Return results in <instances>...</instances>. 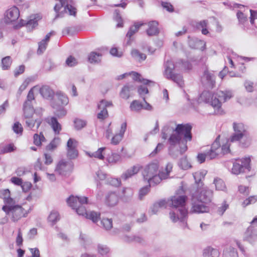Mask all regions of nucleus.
<instances>
[{"label": "nucleus", "mask_w": 257, "mask_h": 257, "mask_svg": "<svg viewBox=\"0 0 257 257\" xmlns=\"http://www.w3.org/2000/svg\"><path fill=\"white\" fill-rule=\"evenodd\" d=\"M250 159L249 157L237 160L233 163V167L231 170L232 174L238 175L246 172H249L251 167L250 165Z\"/></svg>", "instance_id": "obj_9"}, {"label": "nucleus", "mask_w": 257, "mask_h": 257, "mask_svg": "<svg viewBox=\"0 0 257 257\" xmlns=\"http://www.w3.org/2000/svg\"><path fill=\"white\" fill-rule=\"evenodd\" d=\"M150 187L146 186L141 188L139 191V198L140 200H143L144 196H145L150 191Z\"/></svg>", "instance_id": "obj_60"}, {"label": "nucleus", "mask_w": 257, "mask_h": 257, "mask_svg": "<svg viewBox=\"0 0 257 257\" xmlns=\"http://www.w3.org/2000/svg\"><path fill=\"white\" fill-rule=\"evenodd\" d=\"M214 183L216 190H223L225 188V184L221 179H214Z\"/></svg>", "instance_id": "obj_58"}, {"label": "nucleus", "mask_w": 257, "mask_h": 257, "mask_svg": "<svg viewBox=\"0 0 257 257\" xmlns=\"http://www.w3.org/2000/svg\"><path fill=\"white\" fill-rule=\"evenodd\" d=\"M100 224L106 230H109L112 227V220L111 219L103 218L100 221Z\"/></svg>", "instance_id": "obj_53"}, {"label": "nucleus", "mask_w": 257, "mask_h": 257, "mask_svg": "<svg viewBox=\"0 0 257 257\" xmlns=\"http://www.w3.org/2000/svg\"><path fill=\"white\" fill-rule=\"evenodd\" d=\"M133 79L135 81H138L143 83L145 85H149L150 83L154 84L155 82L149 79L142 78L141 75L136 72H132Z\"/></svg>", "instance_id": "obj_37"}, {"label": "nucleus", "mask_w": 257, "mask_h": 257, "mask_svg": "<svg viewBox=\"0 0 257 257\" xmlns=\"http://www.w3.org/2000/svg\"><path fill=\"white\" fill-rule=\"evenodd\" d=\"M164 175V173L163 172L160 173L159 174L157 173L154 176H153L152 177H151V178L150 180H147L149 183V186L151 185L158 184L163 179H166V177Z\"/></svg>", "instance_id": "obj_30"}, {"label": "nucleus", "mask_w": 257, "mask_h": 257, "mask_svg": "<svg viewBox=\"0 0 257 257\" xmlns=\"http://www.w3.org/2000/svg\"><path fill=\"white\" fill-rule=\"evenodd\" d=\"M201 82L206 87L213 88L215 85V76L206 68L201 76Z\"/></svg>", "instance_id": "obj_15"}, {"label": "nucleus", "mask_w": 257, "mask_h": 257, "mask_svg": "<svg viewBox=\"0 0 257 257\" xmlns=\"http://www.w3.org/2000/svg\"><path fill=\"white\" fill-rule=\"evenodd\" d=\"M205 174L206 173L203 172H196L193 174L197 190L194 192H191V197H196L200 201L210 205L213 198V191L208 188H203L200 190L203 185L202 180L204 179Z\"/></svg>", "instance_id": "obj_4"}, {"label": "nucleus", "mask_w": 257, "mask_h": 257, "mask_svg": "<svg viewBox=\"0 0 257 257\" xmlns=\"http://www.w3.org/2000/svg\"><path fill=\"white\" fill-rule=\"evenodd\" d=\"M232 97L231 91L218 90L212 94L209 91H204L200 94L199 99L206 103H209L215 109L217 110V113L222 114L223 110H221L222 102H224Z\"/></svg>", "instance_id": "obj_3"}, {"label": "nucleus", "mask_w": 257, "mask_h": 257, "mask_svg": "<svg viewBox=\"0 0 257 257\" xmlns=\"http://www.w3.org/2000/svg\"><path fill=\"white\" fill-rule=\"evenodd\" d=\"M165 70L164 75L165 77L175 82L180 87H183L184 85L183 76L181 74L173 73V71L175 66L172 60H166L164 64Z\"/></svg>", "instance_id": "obj_7"}, {"label": "nucleus", "mask_w": 257, "mask_h": 257, "mask_svg": "<svg viewBox=\"0 0 257 257\" xmlns=\"http://www.w3.org/2000/svg\"><path fill=\"white\" fill-rule=\"evenodd\" d=\"M55 134H59L62 130L61 125L58 122L56 117L53 116L51 118L49 123Z\"/></svg>", "instance_id": "obj_36"}, {"label": "nucleus", "mask_w": 257, "mask_h": 257, "mask_svg": "<svg viewBox=\"0 0 257 257\" xmlns=\"http://www.w3.org/2000/svg\"><path fill=\"white\" fill-rule=\"evenodd\" d=\"M66 64L69 67H73L77 64V61L73 56H70L66 59Z\"/></svg>", "instance_id": "obj_64"}, {"label": "nucleus", "mask_w": 257, "mask_h": 257, "mask_svg": "<svg viewBox=\"0 0 257 257\" xmlns=\"http://www.w3.org/2000/svg\"><path fill=\"white\" fill-rule=\"evenodd\" d=\"M34 144L37 146H41L42 143L46 141L43 133L41 132L40 134H35L33 136Z\"/></svg>", "instance_id": "obj_46"}, {"label": "nucleus", "mask_w": 257, "mask_h": 257, "mask_svg": "<svg viewBox=\"0 0 257 257\" xmlns=\"http://www.w3.org/2000/svg\"><path fill=\"white\" fill-rule=\"evenodd\" d=\"M237 18L238 20L239 24L244 25L245 23L247 21V18L242 12L238 11L236 14Z\"/></svg>", "instance_id": "obj_59"}, {"label": "nucleus", "mask_w": 257, "mask_h": 257, "mask_svg": "<svg viewBox=\"0 0 257 257\" xmlns=\"http://www.w3.org/2000/svg\"><path fill=\"white\" fill-rule=\"evenodd\" d=\"M112 105L113 104L111 101H108L105 99L101 100L97 104L98 109L100 110V111L97 115V118L102 120L106 118L108 116L106 108Z\"/></svg>", "instance_id": "obj_17"}, {"label": "nucleus", "mask_w": 257, "mask_h": 257, "mask_svg": "<svg viewBox=\"0 0 257 257\" xmlns=\"http://www.w3.org/2000/svg\"><path fill=\"white\" fill-rule=\"evenodd\" d=\"M168 154L173 159H177L180 155H182L184 152H181V148L179 146H168Z\"/></svg>", "instance_id": "obj_33"}, {"label": "nucleus", "mask_w": 257, "mask_h": 257, "mask_svg": "<svg viewBox=\"0 0 257 257\" xmlns=\"http://www.w3.org/2000/svg\"><path fill=\"white\" fill-rule=\"evenodd\" d=\"M139 171V167L134 166L123 172L120 176V179L123 181H126L137 174Z\"/></svg>", "instance_id": "obj_26"}, {"label": "nucleus", "mask_w": 257, "mask_h": 257, "mask_svg": "<svg viewBox=\"0 0 257 257\" xmlns=\"http://www.w3.org/2000/svg\"><path fill=\"white\" fill-rule=\"evenodd\" d=\"M105 149V147L100 148L97 150V151L94 153H88V155L91 158L94 157L95 158H97L99 160H102L104 159V157L102 154V152Z\"/></svg>", "instance_id": "obj_47"}, {"label": "nucleus", "mask_w": 257, "mask_h": 257, "mask_svg": "<svg viewBox=\"0 0 257 257\" xmlns=\"http://www.w3.org/2000/svg\"><path fill=\"white\" fill-rule=\"evenodd\" d=\"M15 150V148L14 145L12 144H10L5 146L2 149H1L0 151V153L1 154H4L11 153L13 152Z\"/></svg>", "instance_id": "obj_57"}, {"label": "nucleus", "mask_w": 257, "mask_h": 257, "mask_svg": "<svg viewBox=\"0 0 257 257\" xmlns=\"http://www.w3.org/2000/svg\"><path fill=\"white\" fill-rule=\"evenodd\" d=\"M74 127L77 130H81L86 125V121L81 119L76 118L74 120Z\"/></svg>", "instance_id": "obj_51"}, {"label": "nucleus", "mask_w": 257, "mask_h": 257, "mask_svg": "<svg viewBox=\"0 0 257 257\" xmlns=\"http://www.w3.org/2000/svg\"><path fill=\"white\" fill-rule=\"evenodd\" d=\"M113 19L116 21L117 24H116L117 28H121L123 26V20L120 15L119 11L118 10H115L113 13Z\"/></svg>", "instance_id": "obj_45"}, {"label": "nucleus", "mask_w": 257, "mask_h": 257, "mask_svg": "<svg viewBox=\"0 0 257 257\" xmlns=\"http://www.w3.org/2000/svg\"><path fill=\"white\" fill-rule=\"evenodd\" d=\"M142 25L143 24L135 23L134 25L130 27L126 34V38L127 39L125 42L126 45L130 46L131 45L133 41V39L132 38V37L139 31L140 28Z\"/></svg>", "instance_id": "obj_21"}, {"label": "nucleus", "mask_w": 257, "mask_h": 257, "mask_svg": "<svg viewBox=\"0 0 257 257\" xmlns=\"http://www.w3.org/2000/svg\"><path fill=\"white\" fill-rule=\"evenodd\" d=\"M74 2L72 0H67L66 4L64 9L63 14L66 13L67 11L69 15L76 16L77 13V10L74 7Z\"/></svg>", "instance_id": "obj_31"}, {"label": "nucleus", "mask_w": 257, "mask_h": 257, "mask_svg": "<svg viewBox=\"0 0 257 257\" xmlns=\"http://www.w3.org/2000/svg\"><path fill=\"white\" fill-rule=\"evenodd\" d=\"M178 165L179 167L183 170H187L191 167V166L188 162L186 157L181 158L178 163Z\"/></svg>", "instance_id": "obj_52"}, {"label": "nucleus", "mask_w": 257, "mask_h": 257, "mask_svg": "<svg viewBox=\"0 0 257 257\" xmlns=\"http://www.w3.org/2000/svg\"><path fill=\"white\" fill-rule=\"evenodd\" d=\"M130 107L132 111H138L143 109V104L139 100H135L131 102Z\"/></svg>", "instance_id": "obj_49"}, {"label": "nucleus", "mask_w": 257, "mask_h": 257, "mask_svg": "<svg viewBox=\"0 0 257 257\" xmlns=\"http://www.w3.org/2000/svg\"><path fill=\"white\" fill-rule=\"evenodd\" d=\"M60 139L59 137H55L48 144L46 149L47 151H53L55 149L57 148V147L60 144Z\"/></svg>", "instance_id": "obj_40"}, {"label": "nucleus", "mask_w": 257, "mask_h": 257, "mask_svg": "<svg viewBox=\"0 0 257 257\" xmlns=\"http://www.w3.org/2000/svg\"><path fill=\"white\" fill-rule=\"evenodd\" d=\"M39 92L44 98L48 100L52 99L54 96V91L48 85L42 86L40 88Z\"/></svg>", "instance_id": "obj_25"}, {"label": "nucleus", "mask_w": 257, "mask_h": 257, "mask_svg": "<svg viewBox=\"0 0 257 257\" xmlns=\"http://www.w3.org/2000/svg\"><path fill=\"white\" fill-rule=\"evenodd\" d=\"M192 128L189 123L177 124L175 133L172 134L168 139L169 146H179L181 152H185L187 150V142L191 141L192 138Z\"/></svg>", "instance_id": "obj_2"}, {"label": "nucleus", "mask_w": 257, "mask_h": 257, "mask_svg": "<svg viewBox=\"0 0 257 257\" xmlns=\"http://www.w3.org/2000/svg\"><path fill=\"white\" fill-rule=\"evenodd\" d=\"M219 140H220V136H218L217 137L215 140L214 141V142H216L218 145V147L217 149H218L219 150V151L217 153V156H218L220 154H222L223 155H225V154H228V153L230 152L229 146L227 144L222 145L221 148H220Z\"/></svg>", "instance_id": "obj_35"}, {"label": "nucleus", "mask_w": 257, "mask_h": 257, "mask_svg": "<svg viewBox=\"0 0 257 257\" xmlns=\"http://www.w3.org/2000/svg\"><path fill=\"white\" fill-rule=\"evenodd\" d=\"M233 128L234 133L230 138V142H237L244 138V140L240 142V146L244 148L248 147L251 144V139L247 126L242 123L233 122Z\"/></svg>", "instance_id": "obj_5"}, {"label": "nucleus", "mask_w": 257, "mask_h": 257, "mask_svg": "<svg viewBox=\"0 0 257 257\" xmlns=\"http://www.w3.org/2000/svg\"><path fill=\"white\" fill-rule=\"evenodd\" d=\"M159 163L155 160L148 164L143 171L142 174L145 180H150L151 177L158 172Z\"/></svg>", "instance_id": "obj_14"}, {"label": "nucleus", "mask_w": 257, "mask_h": 257, "mask_svg": "<svg viewBox=\"0 0 257 257\" xmlns=\"http://www.w3.org/2000/svg\"><path fill=\"white\" fill-rule=\"evenodd\" d=\"M177 63L181 65L182 67L185 70H190L192 69V64L188 61H184L180 59L178 61Z\"/></svg>", "instance_id": "obj_61"}, {"label": "nucleus", "mask_w": 257, "mask_h": 257, "mask_svg": "<svg viewBox=\"0 0 257 257\" xmlns=\"http://www.w3.org/2000/svg\"><path fill=\"white\" fill-rule=\"evenodd\" d=\"M19 17V10L17 7L14 6L6 12L4 22L7 24L12 23L17 20Z\"/></svg>", "instance_id": "obj_16"}, {"label": "nucleus", "mask_w": 257, "mask_h": 257, "mask_svg": "<svg viewBox=\"0 0 257 257\" xmlns=\"http://www.w3.org/2000/svg\"><path fill=\"white\" fill-rule=\"evenodd\" d=\"M220 252L217 249L210 246L206 247L203 250L204 257H219Z\"/></svg>", "instance_id": "obj_34"}, {"label": "nucleus", "mask_w": 257, "mask_h": 257, "mask_svg": "<svg viewBox=\"0 0 257 257\" xmlns=\"http://www.w3.org/2000/svg\"><path fill=\"white\" fill-rule=\"evenodd\" d=\"M97 251L100 255L103 256L106 255L109 252V249L106 245L98 244L97 246Z\"/></svg>", "instance_id": "obj_55"}, {"label": "nucleus", "mask_w": 257, "mask_h": 257, "mask_svg": "<svg viewBox=\"0 0 257 257\" xmlns=\"http://www.w3.org/2000/svg\"><path fill=\"white\" fill-rule=\"evenodd\" d=\"M47 43L45 41L42 40L39 43V47L37 50L38 54H42L46 50L47 46Z\"/></svg>", "instance_id": "obj_62"}, {"label": "nucleus", "mask_w": 257, "mask_h": 257, "mask_svg": "<svg viewBox=\"0 0 257 257\" xmlns=\"http://www.w3.org/2000/svg\"><path fill=\"white\" fill-rule=\"evenodd\" d=\"M101 57V54L96 52H91L88 56V61L90 63H98L100 61V58Z\"/></svg>", "instance_id": "obj_50"}, {"label": "nucleus", "mask_w": 257, "mask_h": 257, "mask_svg": "<svg viewBox=\"0 0 257 257\" xmlns=\"http://www.w3.org/2000/svg\"><path fill=\"white\" fill-rule=\"evenodd\" d=\"M13 130L14 132L17 134L21 135L23 131V128L22 124L20 122H16L13 125Z\"/></svg>", "instance_id": "obj_63"}, {"label": "nucleus", "mask_w": 257, "mask_h": 257, "mask_svg": "<svg viewBox=\"0 0 257 257\" xmlns=\"http://www.w3.org/2000/svg\"><path fill=\"white\" fill-rule=\"evenodd\" d=\"M131 54L133 57L137 59L140 62L144 61L147 58L146 54L140 52L137 49H133L131 52Z\"/></svg>", "instance_id": "obj_44"}, {"label": "nucleus", "mask_w": 257, "mask_h": 257, "mask_svg": "<svg viewBox=\"0 0 257 257\" xmlns=\"http://www.w3.org/2000/svg\"><path fill=\"white\" fill-rule=\"evenodd\" d=\"M192 207L191 211L196 213H208L210 211L209 205L204 203L197 199L191 197Z\"/></svg>", "instance_id": "obj_13"}, {"label": "nucleus", "mask_w": 257, "mask_h": 257, "mask_svg": "<svg viewBox=\"0 0 257 257\" xmlns=\"http://www.w3.org/2000/svg\"><path fill=\"white\" fill-rule=\"evenodd\" d=\"M218 145L216 142H213L211 145L210 149L206 153L198 154L197 159L200 164L205 162L206 158L209 160H212L217 157V153L219 150L217 149Z\"/></svg>", "instance_id": "obj_11"}, {"label": "nucleus", "mask_w": 257, "mask_h": 257, "mask_svg": "<svg viewBox=\"0 0 257 257\" xmlns=\"http://www.w3.org/2000/svg\"><path fill=\"white\" fill-rule=\"evenodd\" d=\"M38 16L37 15L31 16L29 20H21L20 23L18 25L14 26V29H17L23 26H26L28 28H31L32 29H33L38 25Z\"/></svg>", "instance_id": "obj_18"}, {"label": "nucleus", "mask_w": 257, "mask_h": 257, "mask_svg": "<svg viewBox=\"0 0 257 257\" xmlns=\"http://www.w3.org/2000/svg\"><path fill=\"white\" fill-rule=\"evenodd\" d=\"M56 97L57 99L54 100H56L60 105L65 106L69 103L68 97L65 93L61 91H57L56 93Z\"/></svg>", "instance_id": "obj_29"}, {"label": "nucleus", "mask_w": 257, "mask_h": 257, "mask_svg": "<svg viewBox=\"0 0 257 257\" xmlns=\"http://www.w3.org/2000/svg\"><path fill=\"white\" fill-rule=\"evenodd\" d=\"M12 63L10 56H6L2 59V65L3 70H8L10 68Z\"/></svg>", "instance_id": "obj_54"}, {"label": "nucleus", "mask_w": 257, "mask_h": 257, "mask_svg": "<svg viewBox=\"0 0 257 257\" xmlns=\"http://www.w3.org/2000/svg\"><path fill=\"white\" fill-rule=\"evenodd\" d=\"M73 166L72 162L62 160L57 164L55 171L61 176H68L72 172Z\"/></svg>", "instance_id": "obj_10"}, {"label": "nucleus", "mask_w": 257, "mask_h": 257, "mask_svg": "<svg viewBox=\"0 0 257 257\" xmlns=\"http://www.w3.org/2000/svg\"><path fill=\"white\" fill-rule=\"evenodd\" d=\"M137 88L135 83H128L124 85L120 93V96L124 99H127L130 96V92L135 90Z\"/></svg>", "instance_id": "obj_20"}, {"label": "nucleus", "mask_w": 257, "mask_h": 257, "mask_svg": "<svg viewBox=\"0 0 257 257\" xmlns=\"http://www.w3.org/2000/svg\"><path fill=\"white\" fill-rule=\"evenodd\" d=\"M250 226H249L245 231L243 240L248 241L252 243L257 239V230L254 228V226H257V217H254L250 222Z\"/></svg>", "instance_id": "obj_12"}, {"label": "nucleus", "mask_w": 257, "mask_h": 257, "mask_svg": "<svg viewBox=\"0 0 257 257\" xmlns=\"http://www.w3.org/2000/svg\"><path fill=\"white\" fill-rule=\"evenodd\" d=\"M42 113L39 112L37 116H33L29 118H25L26 120L25 121L26 125L27 127L30 130H33L36 124V130H37L40 126L43 121Z\"/></svg>", "instance_id": "obj_19"}, {"label": "nucleus", "mask_w": 257, "mask_h": 257, "mask_svg": "<svg viewBox=\"0 0 257 257\" xmlns=\"http://www.w3.org/2000/svg\"><path fill=\"white\" fill-rule=\"evenodd\" d=\"M35 100L34 94L32 89H31L27 95V99L23 104V107H33L32 101Z\"/></svg>", "instance_id": "obj_38"}, {"label": "nucleus", "mask_w": 257, "mask_h": 257, "mask_svg": "<svg viewBox=\"0 0 257 257\" xmlns=\"http://www.w3.org/2000/svg\"><path fill=\"white\" fill-rule=\"evenodd\" d=\"M187 197L186 195L173 196L169 199V206L172 208L170 219L174 222L179 221L183 228L187 226L188 211L185 207Z\"/></svg>", "instance_id": "obj_1"}, {"label": "nucleus", "mask_w": 257, "mask_h": 257, "mask_svg": "<svg viewBox=\"0 0 257 257\" xmlns=\"http://www.w3.org/2000/svg\"><path fill=\"white\" fill-rule=\"evenodd\" d=\"M159 23L157 21H151L148 23V28L146 33L149 36L158 35L160 33L158 28Z\"/></svg>", "instance_id": "obj_23"}, {"label": "nucleus", "mask_w": 257, "mask_h": 257, "mask_svg": "<svg viewBox=\"0 0 257 257\" xmlns=\"http://www.w3.org/2000/svg\"><path fill=\"white\" fill-rule=\"evenodd\" d=\"M51 106L55 109V115L59 118L63 117L66 115L67 110L64 108V106L60 105L56 100H54L52 102Z\"/></svg>", "instance_id": "obj_24"}, {"label": "nucleus", "mask_w": 257, "mask_h": 257, "mask_svg": "<svg viewBox=\"0 0 257 257\" xmlns=\"http://www.w3.org/2000/svg\"><path fill=\"white\" fill-rule=\"evenodd\" d=\"M119 196L115 192H108L105 196V202L109 207L115 206L118 202Z\"/></svg>", "instance_id": "obj_22"}, {"label": "nucleus", "mask_w": 257, "mask_h": 257, "mask_svg": "<svg viewBox=\"0 0 257 257\" xmlns=\"http://www.w3.org/2000/svg\"><path fill=\"white\" fill-rule=\"evenodd\" d=\"M175 128L169 124L165 125L162 130V139L166 140L168 137V134L170 133H174Z\"/></svg>", "instance_id": "obj_48"}, {"label": "nucleus", "mask_w": 257, "mask_h": 257, "mask_svg": "<svg viewBox=\"0 0 257 257\" xmlns=\"http://www.w3.org/2000/svg\"><path fill=\"white\" fill-rule=\"evenodd\" d=\"M60 219V217L58 212L55 210L51 211L48 217V221L51 222L52 225L55 224Z\"/></svg>", "instance_id": "obj_41"}, {"label": "nucleus", "mask_w": 257, "mask_h": 257, "mask_svg": "<svg viewBox=\"0 0 257 257\" xmlns=\"http://www.w3.org/2000/svg\"><path fill=\"white\" fill-rule=\"evenodd\" d=\"M24 117L25 118H29L38 115L39 112L42 113V109L40 108V111L36 110L34 107H23Z\"/></svg>", "instance_id": "obj_32"}, {"label": "nucleus", "mask_w": 257, "mask_h": 257, "mask_svg": "<svg viewBox=\"0 0 257 257\" xmlns=\"http://www.w3.org/2000/svg\"><path fill=\"white\" fill-rule=\"evenodd\" d=\"M208 24V20H202L200 22H195L193 26L197 29H201V33L203 35H206L209 34V31L207 29Z\"/></svg>", "instance_id": "obj_28"}, {"label": "nucleus", "mask_w": 257, "mask_h": 257, "mask_svg": "<svg viewBox=\"0 0 257 257\" xmlns=\"http://www.w3.org/2000/svg\"><path fill=\"white\" fill-rule=\"evenodd\" d=\"M78 155V152L76 148L67 150V156L70 160L76 159Z\"/></svg>", "instance_id": "obj_56"}, {"label": "nucleus", "mask_w": 257, "mask_h": 257, "mask_svg": "<svg viewBox=\"0 0 257 257\" xmlns=\"http://www.w3.org/2000/svg\"><path fill=\"white\" fill-rule=\"evenodd\" d=\"M85 217L87 219L92 220L93 223H96L100 219V213L94 211H87Z\"/></svg>", "instance_id": "obj_39"}, {"label": "nucleus", "mask_w": 257, "mask_h": 257, "mask_svg": "<svg viewBox=\"0 0 257 257\" xmlns=\"http://www.w3.org/2000/svg\"><path fill=\"white\" fill-rule=\"evenodd\" d=\"M122 199L125 202L129 201L133 195V191L130 188H125L122 190Z\"/></svg>", "instance_id": "obj_43"}, {"label": "nucleus", "mask_w": 257, "mask_h": 257, "mask_svg": "<svg viewBox=\"0 0 257 257\" xmlns=\"http://www.w3.org/2000/svg\"><path fill=\"white\" fill-rule=\"evenodd\" d=\"M2 209L7 214L10 213L12 214V219L14 222L17 221L23 217H26L31 210L26 211L20 205H16L14 206H3Z\"/></svg>", "instance_id": "obj_8"}, {"label": "nucleus", "mask_w": 257, "mask_h": 257, "mask_svg": "<svg viewBox=\"0 0 257 257\" xmlns=\"http://www.w3.org/2000/svg\"><path fill=\"white\" fill-rule=\"evenodd\" d=\"M189 44L191 48L195 49H199L203 51L205 49V43L204 41L194 38L189 41Z\"/></svg>", "instance_id": "obj_27"}, {"label": "nucleus", "mask_w": 257, "mask_h": 257, "mask_svg": "<svg viewBox=\"0 0 257 257\" xmlns=\"http://www.w3.org/2000/svg\"><path fill=\"white\" fill-rule=\"evenodd\" d=\"M223 256V257H238V253L235 248L230 246L224 250Z\"/></svg>", "instance_id": "obj_42"}, {"label": "nucleus", "mask_w": 257, "mask_h": 257, "mask_svg": "<svg viewBox=\"0 0 257 257\" xmlns=\"http://www.w3.org/2000/svg\"><path fill=\"white\" fill-rule=\"evenodd\" d=\"M67 202L70 207L75 210L78 215L84 216L86 215L87 211L84 205L88 204L87 197L71 195L67 199Z\"/></svg>", "instance_id": "obj_6"}]
</instances>
